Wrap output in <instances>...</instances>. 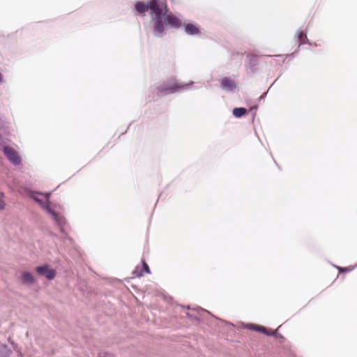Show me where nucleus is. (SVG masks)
<instances>
[{
  "label": "nucleus",
  "mask_w": 357,
  "mask_h": 357,
  "mask_svg": "<svg viewBox=\"0 0 357 357\" xmlns=\"http://www.w3.org/2000/svg\"><path fill=\"white\" fill-rule=\"evenodd\" d=\"M5 206H6L5 202L3 200L2 198H0V211L3 210L5 208Z\"/></svg>",
  "instance_id": "obj_15"
},
{
  "label": "nucleus",
  "mask_w": 357,
  "mask_h": 357,
  "mask_svg": "<svg viewBox=\"0 0 357 357\" xmlns=\"http://www.w3.org/2000/svg\"><path fill=\"white\" fill-rule=\"evenodd\" d=\"M3 153L7 158L14 165H18L20 163L21 160L17 152L10 146L3 147Z\"/></svg>",
  "instance_id": "obj_3"
},
{
  "label": "nucleus",
  "mask_w": 357,
  "mask_h": 357,
  "mask_svg": "<svg viewBox=\"0 0 357 357\" xmlns=\"http://www.w3.org/2000/svg\"><path fill=\"white\" fill-rule=\"evenodd\" d=\"M22 281L25 284H33L35 282L34 277L29 272H24L22 274Z\"/></svg>",
  "instance_id": "obj_8"
},
{
  "label": "nucleus",
  "mask_w": 357,
  "mask_h": 357,
  "mask_svg": "<svg viewBox=\"0 0 357 357\" xmlns=\"http://www.w3.org/2000/svg\"><path fill=\"white\" fill-rule=\"evenodd\" d=\"M247 112V109L244 107H236L233 109V114L236 117H241Z\"/></svg>",
  "instance_id": "obj_9"
},
{
  "label": "nucleus",
  "mask_w": 357,
  "mask_h": 357,
  "mask_svg": "<svg viewBox=\"0 0 357 357\" xmlns=\"http://www.w3.org/2000/svg\"><path fill=\"white\" fill-rule=\"evenodd\" d=\"M142 263H143V270L144 271V272L146 273H150L151 271H150L148 264L146 263L145 261H143Z\"/></svg>",
  "instance_id": "obj_13"
},
{
  "label": "nucleus",
  "mask_w": 357,
  "mask_h": 357,
  "mask_svg": "<svg viewBox=\"0 0 357 357\" xmlns=\"http://www.w3.org/2000/svg\"><path fill=\"white\" fill-rule=\"evenodd\" d=\"M1 80H2V75H1V74L0 73V82H1Z\"/></svg>",
  "instance_id": "obj_18"
},
{
  "label": "nucleus",
  "mask_w": 357,
  "mask_h": 357,
  "mask_svg": "<svg viewBox=\"0 0 357 357\" xmlns=\"http://www.w3.org/2000/svg\"><path fill=\"white\" fill-rule=\"evenodd\" d=\"M252 328L255 331L261 332L264 334H266L268 335H271L270 333L268 332L267 329L264 328V326H258V325H254Z\"/></svg>",
  "instance_id": "obj_10"
},
{
  "label": "nucleus",
  "mask_w": 357,
  "mask_h": 357,
  "mask_svg": "<svg viewBox=\"0 0 357 357\" xmlns=\"http://www.w3.org/2000/svg\"><path fill=\"white\" fill-rule=\"evenodd\" d=\"M185 30L187 33L190 35H195L199 33L198 27L193 24H186L184 25Z\"/></svg>",
  "instance_id": "obj_7"
},
{
  "label": "nucleus",
  "mask_w": 357,
  "mask_h": 357,
  "mask_svg": "<svg viewBox=\"0 0 357 357\" xmlns=\"http://www.w3.org/2000/svg\"><path fill=\"white\" fill-rule=\"evenodd\" d=\"M185 86H186L185 84L178 83L176 81H169L167 83H164V84L160 85L158 87V89L161 93H164V92L173 93L176 89L183 88Z\"/></svg>",
  "instance_id": "obj_2"
},
{
  "label": "nucleus",
  "mask_w": 357,
  "mask_h": 357,
  "mask_svg": "<svg viewBox=\"0 0 357 357\" xmlns=\"http://www.w3.org/2000/svg\"><path fill=\"white\" fill-rule=\"evenodd\" d=\"M133 275L136 277H142L143 275V273H142V271H138V268H137L134 271H133Z\"/></svg>",
  "instance_id": "obj_14"
},
{
  "label": "nucleus",
  "mask_w": 357,
  "mask_h": 357,
  "mask_svg": "<svg viewBox=\"0 0 357 357\" xmlns=\"http://www.w3.org/2000/svg\"><path fill=\"white\" fill-rule=\"evenodd\" d=\"M50 195V193L45 194V196L46 199H49Z\"/></svg>",
  "instance_id": "obj_17"
},
{
  "label": "nucleus",
  "mask_w": 357,
  "mask_h": 357,
  "mask_svg": "<svg viewBox=\"0 0 357 357\" xmlns=\"http://www.w3.org/2000/svg\"><path fill=\"white\" fill-rule=\"evenodd\" d=\"M221 86L223 89L231 90L236 87V84L231 79L225 77L221 81Z\"/></svg>",
  "instance_id": "obj_6"
},
{
  "label": "nucleus",
  "mask_w": 357,
  "mask_h": 357,
  "mask_svg": "<svg viewBox=\"0 0 357 357\" xmlns=\"http://www.w3.org/2000/svg\"><path fill=\"white\" fill-rule=\"evenodd\" d=\"M36 271L40 275H45L48 280H53L56 275L55 270L49 268L47 265L38 266Z\"/></svg>",
  "instance_id": "obj_4"
},
{
  "label": "nucleus",
  "mask_w": 357,
  "mask_h": 357,
  "mask_svg": "<svg viewBox=\"0 0 357 357\" xmlns=\"http://www.w3.org/2000/svg\"><path fill=\"white\" fill-rule=\"evenodd\" d=\"M50 213L53 215V217L54 218L55 220L59 224V225H62L64 223V219L63 217H61L59 216V215H57L54 211H50Z\"/></svg>",
  "instance_id": "obj_11"
},
{
  "label": "nucleus",
  "mask_w": 357,
  "mask_h": 357,
  "mask_svg": "<svg viewBox=\"0 0 357 357\" xmlns=\"http://www.w3.org/2000/svg\"><path fill=\"white\" fill-rule=\"evenodd\" d=\"M32 197H33V199H34L36 202H37L38 203H39V204H42V201H41L40 199H38L37 197L33 196Z\"/></svg>",
  "instance_id": "obj_16"
},
{
  "label": "nucleus",
  "mask_w": 357,
  "mask_h": 357,
  "mask_svg": "<svg viewBox=\"0 0 357 357\" xmlns=\"http://www.w3.org/2000/svg\"><path fill=\"white\" fill-rule=\"evenodd\" d=\"M135 9L139 13L149 11L154 22L153 31L155 33H162L165 30L162 15H167L168 8L167 4L159 0H150L146 3L138 1L135 3Z\"/></svg>",
  "instance_id": "obj_1"
},
{
  "label": "nucleus",
  "mask_w": 357,
  "mask_h": 357,
  "mask_svg": "<svg viewBox=\"0 0 357 357\" xmlns=\"http://www.w3.org/2000/svg\"><path fill=\"white\" fill-rule=\"evenodd\" d=\"M305 38L306 36L303 32H300L298 34V40L300 44L303 43Z\"/></svg>",
  "instance_id": "obj_12"
},
{
  "label": "nucleus",
  "mask_w": 357,
  "mask_h": 357,
  "mask_svg": "<svg viewBox=\"0 0 357 357\" xmlns=\"http://www.w3.org/2000/svg\"><path fill=\"white\" fill-rule=\"evenodd\" d=\"M165 20L167 24L175 28H178L181 25V20L173 14L167 15Z\"/></svg>",
  "instance_id": "obj_5"
}]
</instances>
